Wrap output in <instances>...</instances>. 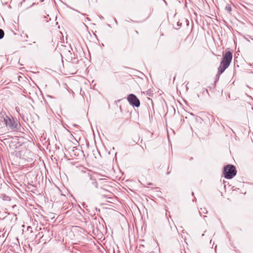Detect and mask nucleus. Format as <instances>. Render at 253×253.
Wrapping results in <instances>:
<instances>
[{"label":"nucleus","mask_w":253,"mask_h":253,"mask_svg":"<svg viewBox=\"0 0 253 253\" xmlns=\"http://www.w3.org/2000/svg\"><path fill=\"white\" fill-rule=\"evenodd\" d=\"M232 59V52L230 51H226L222 58V72L229 66Z\"/></svg>","instance_id":"f03ea898"},{"label":"nucleus","mask_w":253,"mask_h":253,"mask_svg":"<svg viewBox=\"0 0 253 253\" xmlns=\"http://www.w3.org/2000/svg\"><path fill=\"white\" fill-rule=\"evenodd\" d=\"M4 36V32L2 30L0 29V40Z\"/></svg>","instance_id":"1a4fd4ad"},{"label":"nucleus","mask_w":253,"mask_h":253,"mask_svg":"<svg viewBox=\"0 0 253 253\" xmlns=\"http://www.w3.org/2000/svg\"><path fill=\"white\" fill-rule=\"evenodd\" d=\"M200 213L201 214L203 213H207L208 212V211L205 208H201L200 211H199Z\"/></svg>","instance_id":"6e6552de"},{"label":"nucleus","mask_w":253,"mask_h":253,"mask_svg":"<svg viewBox=\"0 0 253 253\" xmlns=\"http://www.w3.org/2000/svg\"><path fill=\"white\" fill-rule=\"evenodd\" d=\"M127 99L129 103L133 106L138 107L140 106V101L135 95L130 94Z\"/></svg>","instance_id":"20e7f679"},{"label":"nucleus","mask_w":253,"mask_h":253,"mask_svg":"<svg viewBox=\"0 0 253 253\" xmlns=\"http://www.w3.org/2000/svg\"><path fill=\"white\" fill-rule=\"evenodd\" d=\"M237 173L235 166L228 165L224 168V176L226 179H231L234 177Z\"/></svg>","instance_id":"f257e3e1"},{"label":"nucleus","mask_w":253,"mask_h":253,"mask_svg":"<svg viewBox=\"0 0 253 253\" xmlns=\"http://www.w3.org/2000/svg\"><path fill=\"white\" fill-rule=\"evenodd\" d=\"M226 10H227L228 12H230L231 11V7L230 6H227L225 7Z\"/></svg>","instance_id":"9d476101"},{"label":"nucleus","mask_w":253,"mask_h":253,"mask_svg":"<svg viewBox=\"0 0 253 253\" xmlns=\"http://www.w3.org/2000/svg\"><path fill=\"white\" fill-rule=\"evenodd\" d=\"M99 184L101 185L102 186H106V183H107V181L106 179L105 178H100L99 179Z\"/></svg>","instance_id":"0eeeda50"},{"label":"nucleus","mask_w":253,"mask_h":253,"mask_svg":"<svg viewBox=\"0 0 253 253\" xmlns=\"http://www.w3.org/2000/svg\"><path fill=\"white\" fill-rule=\"evenodd\" d=\"M101 189H102L103 191H106V192H108V191L106 190L104 188L101 187H100Z\"/></svg>","instance_id":"9b49d317"},{"label":"nucleus","mask_w":253,"mask_h":253,"mask_svg":"<svg viewBox=\"0 0 253 253\" xmlns=\"http://www.w3.org/2000/svg\"><path fill=\"white\" fill-rule=\"evenodd\" d=\"M218 73L216 75L215 77V79H214V83H215L217 81H218L219 79V77H220V74H221V61H220V65H219V67L218 68Z\"/></svg>","instance_id":"39448f33"},{"label":"nucleus","mask_w":253,"mask_h":253,"mask_svg":"<svg viewBox=\"0 0 253 253\" xmlns=\"http://www.w3.org/2000/svg\"><path fill=\"white\" fill-rule=\"evenodd\" d=\"M4 121L6 127L10 129H14L17 128V124L13 119H10L6 116L4 119Z\"/></svg>","instance_id":"7ed1b4c3"},{"label":"nucleus","mask_w":253,"mask_h":253,"mask_svg":"<svg viewBox=\"0 0 253 253\" xmlns=\"http://www.w3.org/2000/svg\"><path fill=\"white\" fill-rule=\"evenodd\" d=\"M89 178L92 181V184L94 185L95 188H98V185L99 183H97L96 179L95 178H93V177L91 175H89Z\"/></svg>","instance_id":"423d86ee"}]
</instances>
